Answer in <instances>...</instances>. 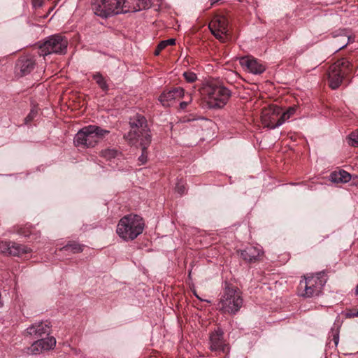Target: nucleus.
<instances>
[{
  "instance_id": "nucleus-1",
  "label": "nucleus",
  "mask_w": 358,
  "mask_h": 358,
  "mask_svg": "<svg viewBox=\"0 0 358 358\" xmlns=\"http://www.w3.org/2000/svg\"><path fill=\"white\" fill-rule=\"evenodd\" d=\"M150 5L151 0H94L92 8L95 15L106 18L120 13L141 10Z\"/></svg>"
},
{
  "instance_id": "nucleus-2",
  "label": "nucleus",
  "mask_w": 358,
  "mask_h": 358,
  "mask_svg": "<svg viewBox=\"0 0 358 358\" xmlns=\"http://www.w3.org/2000/svg\"><path fill=\"white\" fill-rule=\"evenodd\" d=\"M144 227V221L141 216L129 214L120 220L116 232L124 241H133L142 234Z\"/></svg>"
},
{
  "instance_id": "nucleus-3",
  "label": "nucleus",
  "mask_w": 358,
  "mask_h": 358,
  "mask_svg": "<svg viewBox=\"0 0 358 358\" xmlns=\"http://www.w3.org/2000/svg\"><path fill=\"white\" fill-rule=\"evenodd\" d=\"M109 133L110 131L103 129L99 126L88 125L78 131L73 142L77 147L94 148L101 139Z\"/></svg>"
},
{
  "instance_id": "nucleus-4",
  "label": "nucleus",
  "mask_w": 358,
  "mask_h": 358,
  "mask_svg": "<svg viewBox=\"0 0 358 358\" xmlns=\"http://www.w3.org/2000/svg\"><path fill=\"white\" fill-rule=\"evenodd\" d=\"M129 124L131 130L124 138L130 145L137 146L141 140L145 141L146 143L151 142V135L143 115L136 114L130 118Z\"/></svg>"
},
{
  "instance_id": "nucleus-5",
  "label": "nucleus",
  "mask_w": 358,
  "mask_h": 358,
  "mask_svg": "<svg viewBox=\"0 0 358 358\" xmlns=\"http://www.w3.org/2000/svg\"><path fill=\"white\" fill-rule=\"evenodd\" d=\"M243 304L241 292L237 288L226 286L218 303V309L223 313L236 314Z\"/></svg>"
},
{
  "instance_id": "nucleus-6",
  "label": "nucleus",
  "mask_w": 358,
  "mask_h": 358,
  "mask_svg": "<svg viewBox=\"0 0 358 358\" xmlns=\"http://www.w3.org/2000/svg\"><path fill=\"white\" fill-rule=\"evenodd\" d=\"M203 93L206 94L208 104L211 108H222L231 96V92L227 87L213 83L204 87Z\"/></svg>"
},
{
  "instance_id": "nucleus-7",
  "label": "nucleus",
  "mask_w": 358,
  "mask_h": 358,
  "mask_svg": "<svg viewBox=\"0 0 358 358\" xmlns=\"http://www.w3.org/2000/svg\"><path fill=\"white\" fill-rule=\"evenodd\" d=\"M327 281L325 272H319L301 280L299 285L300 294L305 297H313L319 295Z\"/></svg>"
},
{
  "instance_id": "nucleus-8",
  "label": "nucleus",
  "mask_w": 358,
  "mask_h": 358,
  "mask_svg": "<svg viewBox=\"0 0 358 358\" xmlns=\"http://www.w3.org/2000/svg\"><path fill=\"white\" fill-rule=\"evenodd\" d=\"M352 72V65L345 58L337 60L330 66L328 71L329 87L336 90L341 85L343 78Z\"/></svg>"
},
{
  "instance_id": "nucleus-9",
  "label": "nucleus",
  "mask_w": 358,
  "mask_h": 358,
  "mask_svg": "<svg viewBox=\"0 0 358 358\" xmlns=\"http://www.w3.org/2000/svg\"><path fill=\"white\" fill-rule=\"evenodd\" d=\"M68 41L60 35H54L48 38L39 47V55L46 56L50 54H64L66 51Z\"/></svg>"
},
{
  "instance_id": "nucleus-10",
  "label": "nucleus",
  "mask_w": 358,
  "mask_h": 358,
  "mask_svg": "<svg viewBox=\"0 0 358 358\" xmlns=\"http://www.w3.org/2000/svg\"><path fill=\"white\" fill-rule=\"evenodd\" d=\"M282 108L278 106L272 105L264 108L262 111L261 119L264 127L273 129L282 124L280 120Z\"/></svg>"
},
{
  "instance_id": "nucleus-11",
  "label": "nucleus",
  "mask_w": 358,
  "mask_h": 358,
  "mask_svg": "<svg viewBox=\"0 0 358 358\" xmlns=\"http://www.w3.org/2000/svg\"><path fill=\"white\" fill-rule=\"evenodd\" d=\"M211 33L222 42L225 41L228 32V21L223 15L215 16L209 23Z\"/></svg>"
},
{
  "instance_id": "nucleus-12",
  "label": "nucleus",
  "mask_w": 358,
  "mask_h": 358,
  "mask_svg": "<svg viewBox=\"0 0 358 358\" xmlns=\"http://www.w3.org/2000/svg\"><path fill=\"white\" fill-rule=\"evenodd\" d=\"M36 61L34 57L25 55L21 57L15 65V73L20 76L29 74L35 68Z\"/></svg>"
},
{
  "instance_id": "nucleus-13",
  "label": "nucleus",
  "mask_w": 358,
  "mask_h": 358,
  "mask_svg": "<svg viewBox=\"0 0 358 358\" xmlns=\"http://www.w3.org/2000/svg\"><path fill=\"white\" fill-rule=\"evenodd\" d=\"M240 64L245 70L253 74H261L266 69L264 65L257 59L250 56L241 57Z\"/></svg>"
},
{
  "instance_id": "nucleus-14",
  "label": "nucleus",
  "mask_w": 358,
  "mask_h": 358,
  "mask_svg": "<svg viewBox=\"0 0 358 358\" xmlns=\"http://www.w3.org/2000/svg\"><path fill=\"white\" fill-rule=\"evenodd\" d=\"M209 343L211 351L224 352L227 348V345L224 340V332L219 328L210 334Z\"/></svg>"
},
{
  "instance_id": "nucleus-15",
  "label": "nucleus",
  "mask_w": 358,
  "mask_h": 358,
  "mask_svg": "<svg viewBox=\"0 0 358 358\" xmlns=\"http://www.w3.org/2000/svg\"><path fill=\"white\" fill-rule=\"evenodd\" d=\"M184 90L181 87H176L171 90L164 92L159 97V101L166 107L170 106L178 99L184 96Z\"/></svg>"
},
{
  "instance_id": "nucleus-16",
  "label": "nucleus",
  "mask_w": 358,
  "mask_h": 358,
  "mask_svg": "<svg viewBox=\"0 0 358 358\" xmlns=\"http://www.w3.org/2000/svg\"><path fill=\"white\" fill-rule=\"evenodd\" d=\"M55 345L56 339L52 336L38 339L31 345L29 348V351L31 354H38L44 350L52 349Z\"/></svg>"
},
{
  "instance_id": "nucleus-17",
  "label": "nucleus",
  "mask_w": 358,
  "mask_h": 358,
  "mask_svg": "<svg viewBox=\"0 0 358 358\" xmlns=\"http://www.w3.org/2000/svg\"><path fill=\"white\" fill-rule=\"evenodd\" d=\"M50 322H39L31 324L27 329V334L30 336H34L36 338L41 337L45 334H49L50 332Z\"/></svg>"
},
{
  "instance_id": "nucleus-18",
  "label": "nucleus",
  "mask_w": 358,
  "mask_h": 358,
  "mask_svg": "<svg viewBox=\"0 0 358 358\" xmlns=\"http://www.w3.org/2000/svg\"><path fill=\"white\" fill-rule=\"evenodd\" d=\"M241 258L248 262H256L262 255V250L259 247L250 246L244 250L238 251Z\"/></svg>"
},
{
  "instance_id": "nucleus-19",
  "label": "nucleus",
  "mask_w": 358,
  "mask_h": 358,
  "mask_svg": "<svg viewBox=\"0 0 358 358\" xmlns=\"http://www.w3.org/2000/svg\"><path fill=\"white\" fill-rule=\"evenodd\" d=\"M330 180L336 183H345L351 180V175L344 170L334 171L330 174Z\"/></svg>"
},
{
  "instance_id": "nucleus-20",
  "label": "nucleus",
  "mask_w": 358,
  "mask_h": 358,
  "mask_svg": "<svg viewBox=\"0 0 358 358\" xmlns=\"http://www.w3.org/2000/svg\"><path fill=\"white\" fill-rule=\"evenodd\" d=\"M31 252L27 246L18 244L14 242H10L8 254L13 256H21Z\"/></svg>"
},
{
  "instance_id": "nucleus-21",
  "label": "nucleus",
  "mask_w": 358,
  "mask_h": 358,
  "mask_svg": "<svg viewBox=\"0 0 358 358\" xmlns=\"http://www.w3.org/2000/svg\"><path fill=\"white\" fill-rule=\"evenodd\" d=\"M93 79L96 81L99 87L105 92L109 90L108 85L106 78L99 72H96L92 75Z\"/></svg>"
},
{
  "instance_id": "nucleus-22",
  "label": "nucleus",
  "mask_w": 358,
  "mask_h": 358,
  "mask_svg": "<svg viewBox=\"0 0 358 358\" xmlns=\"http://www.w3.org/2000/svg\"><path fill=\"white\" fill-rule=\"evenodd\" d=\"M83 245H80L74 241H70L65 246L60 249L61 251H71L73 253L81 252L83 250Z\"/></svg>"
},
{
  "instance_id": "nucleus-23",
  "label": "nucleus",
  "mask_w": 358,
  "mask_h": 358,
  "mask_svg": "<svg viewBox=\"0 0 358 358\" xmlns=\"http://www.w3.org/2000/svg\"><path fill=\"white\" fill-rule=\"evenodd\" d=\"M121 152L115 148H107L101 152V156L106 160H112L117 157Z\"/></svg>"
},
{
  "instance_id": "nucleus-24",
  "label": "nucleus",
  "mask_w": 358,
  "mask_h": 358,
  "mask_svg": "<svg viewBox=\"0 0 358 358\" xmlns=\"http://www.w3.org/2000/svg\"><path fill=\"white\" fill-rule=\"evenodd\" d=\"M150 143L151 142L146 143L145 141L143 140H141L140 141H138V145H139L141 147L142 150V153L141 156L138 157V161L141 164H144L148 160L147 148L150 144Z\"/></svg>"
},
{
  "instance_id": "nucleus-25",
  "label": "nucleus",
  "mask_w": 358,
  "mask_h": 358,
  "mask_svg": "<svg viewBox=\"0 0 358 358\" xmlns=\"http://www.w3.org/2000/svg\"><path fill=\"white\" fill-rule=\"evenodd\" d=\"M297 108L298 107L296 106H292L289 107L286 111H282L280 117V120H282V124L296 113Z\"/></svg>"
},
{
  "instance_id": "nucleus-26",
  "label": "nucleus",
  "mask_w": 358,
  "mask_h": 358,
  "mask_svg": "<svg viewBox=\"0 0 358 358\" xmlns=\"http://www.w3.org/2000/svg\"><path fill=\"white\" fill-rule=\"evenodd\" d=\"M349 144L354 147H358V129L352 132L349 136Z\"/></svg>"
},
{
  "instance_id": "nucleus-27",
  "label": "nucleus",
  "mask_w": 358,
  "mask_h": 358,
  "mask_svg": "<svg viewBox=\"0 0 358 358\" xmlns=\"http://www.w3.org/2000/svg\"><path fill=\"white\" fill-rule=\"evenodd\" d=\"M183 76L187 82L188 83H194L196 80L197 76L196 73L192 71H186L183 73Z\"/></svg>"
},
{
  "instance_id": "nucleus-28",
  "label": "nucleus",
  "mask_w": 358,
  "mask_h": 358,
  "mask_svg": "<svg viewBox=\"0 0 358 358\" xmlns=\"http://www.w3.org/2000/svg\"><path fill=\"white\" fill-rule=\"evenodd\" d=\"M176 43V40L170 38L168 40L162 41L159 43V49L164 50L168 45H173Z\"/></svg>"
},
{
  "instance_id": "nucleus-29",
  "label": "nucleus",
  "mask_w": 358,
  "mask_h": 358,
  "mask_svg": "<svg viewBox=\"0 0 358 358\" xmlns=\"http://www.w3.org/2000/svg\"><path fill=\"white\" fill-rule=\"evenodd\" d=\"M10 242L0 241V253H8Z\"/></svg>"
},
{
  "instance_id": "nucleus-30",
  "label": "nucleus",
  "mask_w": 358,
  "mask_h": 358,
  "mask_svg": "<svg viewBox=\"0 0 358 358\" xmlns=\"http://www.w3.org/2000/svg\"><path fill=\"white\" fill-rule=\"evenodd\" d=\"M176 191L180 195L185 192V187L182 182H178L176 186Z\"/></svg>"
},
{
  "instance_id": "nucleus-31",
  "label": "nucleus",
  "mask_w": 358,
  "mask_h": 358,
  "mask_svg": "<svg viewBox=\"0 0 358 358\" xmlns=\"http://www.w3.org/2000/svg\"><path fill=\"white\" fill-rule=\"evenodd\" d=\"M345 317L347 318H352L355 317H358V310H347L345 313Z\"/></svg>"
},
{
  "instance_id": "nucleus-32",
  "label": "nucleus",
  "mask_w": 358,
  "mask_h": 358,
  "mask_svg": "<svg viewBox=\"0 0 358 358\" xmlns=\"http://www.w3.org/2000/svg\"><path fill=\"white\" fill-rule=\"evenodd\" d=\"M45 0H32V3L34 8H41L43 6Z\"/></svg>"
},
{
  "instance_id": "nucleus-33",
  "label": "nucleus",
  "mask_w": 358,
  "mask_h": 358,
  "mask_svg": "<svg viewBox=\"0 0 358 358\" xmlns=\"http://www.w3.org/2000/svg\"><path fill=\"white\" fill-rule=\"evenodd\" d=\"M35 115H36V113L34 110H31L29 113V114L27 116V117L25 118L26 123L31 122L34 119Z\"/></svg>"
},
{
  "instance_id": "nucleus-34",
  "label": "nucleus",
  "mask_w": 358,
  "mask_h": 358,
  "mask_svg": "<svg viewBox=\"0 0 358 358\" xmlns=\"http://www.w3.org/2000/svg\"><path fill=\"white\" fill-rule=\"evenodd\" d=\"M189 99L188 101H182L180 103V106L181 109H185L187 106V105L192 101L191 95L189 94Z\"/></svg>"
},
{
  "instance_id": "nucleus-35",
  "label": "nucleus",
  "mask_w": 358,
  "mask_h": 358,
  "mask_svg": "<svg viewBox=\"0 0 358 358\" xmlns=\"http://www.w3.org/2000/svg\"><path fill=\"white\" fill-rule=\"evenodd\" d=\"M333 341H334L335 345H337L338 343V341H339V336H338V333H335L333 335Z\"/></svg>"
},
{
  "instance_id": "nucleus-36",
  "label": "nucleus",
  "mask_w": 358,
  "mask_h": 358,
  "mask_svg": "<svg viewBox=\"0 0 358 358\" xmlns=\"http://www.w3.org/2000/svg\"><path fill=\"white\" fill-rule=\"evenodd\" d=\"M350 42V36H348V40H347V42L345 43L343 45H342L339 49H342L343 48H345L349 43Z\"/></svg>"
},
{
  "instance_id": "nucleus-37",
  "label": "nucleus",
  "mask_w": 358,
  "mask_h": 358,
  "mask_svg": "<svg viewBox=\"0 0 358 358\" xmlns=\"http://www.w3.org/2000/svg\"><path fill=\"white\" fill-rule=\"evenodd\" d=\"M162 50H159V45H157V49L155 50V54L156 55H158L159 54V52H160Z\"/></svg>"
},
{
  "instance_id": "nucleus-38",
  "label": "nucleus",
  "mask_w": 358,
  "mask_h": 358,
  "mask_svg": "<svg viewBox=\"0 0 358 358\" xmlns=\"http://www.w3.org/2000/svg\"><path fill=\"white\" fill-rule=\"evenodd\" d=\"M211 1V5H213L215 2L218 1L219 0H210Z\"/></svg>"
},
{
  "instance_id": "nucleus-39",
  "label": "nucleus",
  "mask_w": 358,
  "mask_h": 358,
  "mask_svg": "<svg viewBox=\"0 0 358 358\" xmlns=\"http://www.w3.org/2000/svg\"><path fill=\"white\" fill-rule=\"evenodd\" d=\"M194 295L196 296V297L197 299H199V300H201V301H203V299H201L199 297V296L198 294H196V293H194Z\"/></svg>"
},
{
  "instance_id": "nucleus-40",
  "label": "nucleus",
  "mask_w": 358,
  "mask_h": 358,
  "mask_svg": "<svg viewBox=\"0 0 358 358\" xmlns=\"http://www.w3.org/2000/svg\"><path fill=\"white\" fill-rule=\"evenodd\" d=\"M194 295L196 296V297L197 299H199V300H201V301H203V299H201L199 297V296L198 294H196V293H194Z\"/></svg>"
},
{
  "instance_id": "nucleus-41",
  "label": "nucleus",
  "mask_w": 358,
  "mask_h": 358,
  "mask_svg": "<svg viewBox=\"0 0 358 358\" xmlns=\"http://www.w3.org/2000/svg\"><path fill=\"white\" fill-rule=\"evenodd\" d=\"M194 295L196 296V297L197 299H199V300H201V301H203V299H201L199 297V296L198 294H196V293H194Z\"/></svg>"
},
{
  "instance_id": "nucleus-42",
  "label": "nucleus",
  "mask_w": 358,
  "mask_h": 358,
  "mask_svg": "<svg viewBox=\"0 0 358 358\" xmlns=\"http://www.w3.org/2000/svg\"><path fill=\"white\" fill-rule=\"evenodd\" d=\"M2 303H1V301H0V306H1Z\"/></svg>"
}]
</instances>
